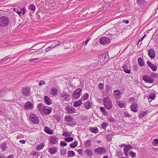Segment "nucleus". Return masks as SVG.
I'll return each instance as SVG.
<instances>
[{
    "instance_id": "nucleus-36",
    "label": "nucleus",
    "mask_w": 158,
    "mask_h": 158,
    "mask_svg": "<svg viewBox=\"0 0 158 158\" xmlns=\"http://www.w3.org/2000/svg\"><path fill=\"white\" fill-rule=\"evenodd\" d=\"M77 144L78 142L77 141H75L74 143H71L70 144V146L71 148H73L77 146Z\"/></svg>"
},
{
    "instance_id": "nucleus-14",
    "label": "nucleus",
    "mask_w": 158,
    "mask_h": 158,
    "mask_svg": "<svg viewBox=\"0 0 158 158\" xmlns=\"http://www.w3.org/2000/svg\"><path fill=\"white\" fill-rule=\"evenodd\" d=\"M131 109L134 112H137V109L138 108V105L137 103H133L131 106Z\"/></svg>"
},
{
    "instance_id": "nucleus-4",
    "label": "nucleus",
    "mask_w": 158,
    "mask_h": 158,
    "mask_svg": "<svg viewBox=\"0 0 158 158\" xmlns=\"http://www.w3.org/2000/svg\"><path fill=\"white\" fill-rule=\"evenodd\" d=\"M99 42L102 44L107 45L110 43V40L107 37H102L100 38Z\"/></svg>"
},
{
    "instance_id": "nucleus-20",
    "label": "nucleus",
    "mask_w": 158,
    "mask_h": 158,
    "mask_svg": "<svg viewBox=\"0 0 158 158\" xmlns=\"http://www.w3.org/2000/svg\"><path fill=\"white\" fill-rule=\"evenodd\" d=\"M64 118L67 122H73V118L70 115H66L64 117Z\"/></svg>"
},
{
    "instance_id": "nucleus-43",
    "label": "nucleus",
    "mask_w": 158,
    "mask_h": 158,
    "mask_svg": "<svg viewBox=\"0 0 158 158\" xmlns=\"http://www.w3.org/2000/svg\"><path fill=\"white\" fill-rule=\"evenodd\" d=\"M73 140V138L71 137H68L64 139V140L67 142H70Z\"/></svg>"
},
{
    "instance_id": "nucleus-12",
    "label": "nucleus",
    "mask_w": 158,
    "mask_h": 158,
    "mask_svg": "<svg viewBox=\"0 0 158 158\" xmlns=\"http://www.w3.org/2000/svg\"><path fill=\"white\" fill-rule=\"evenodd\" d=\"M24 108L25 109H31L33 108V105L30 102H27L24 105Z\"/></svg>"
},
{
    "instance_id": "nucleus-29",
    "label": "nucleus",
    "mask_w": 158,
    "mask_h": 158,
    "mask_svg": "<svg viewBox=\"0 0 158 158\" xmlns=\"http://www.w3.org/2000/svg\"><path fill=\"white\" fill-rule=\"evenodd\" d=\"M100 110L104 115L106 116L108 115V113L104 107H100Z\"/></svg>"
},
{
    "instance_id": "nucleus-28",
    "label": "nucleus",
    "mask_w": 158,
    "mask_h": 158,
    "mask_svg": "<svg viewBox=\"0 0 158 158\" xmlns=\"http://www.w3.org/2000/svg\"><path fill=\"white\" fill-rule=\"evenodd\" d=\"M44 131L47 134L51 135L52 134V131L48 127L45 126L44 129Z\"/></svg>"
},
{
    "instance_id": "nucleus-34",
    "label": "nucleus",
    "mask_w": 158,
    "mask_h": 158,
    "mask_svg": "<svg viewBox=\"0 0 158 158\" xmlns=\"http://www.w3.org/2000/svg\"><path fill=\"white\" fill-rule=\"evenodd\" d=\"M68 155L69 156L73 157L75 155V153L73 151L69 150L68 151Z\"/></svg>"
},
{
    "instance_id": "nucleus-5",
    "label": "nucleus",
    "mask_w": 158,
    "mask_h": 158,
    "mask_svg": "<svg viewBox=\"0 0 158 158\" xmlns=\"http://www.w3.org/2000/svg\"><path fill=\"white\" fill-rule=\"evenodd\" d=\"M30 119L33 123L35 124H37L39 123V119L38 117L35 114H31L30 116Z\"/></svg>"
},
{
    "instance_id": "nucleus-45",
    "label": "nucleus",
    "mask_w": 158,
    "mask_h": 158,
    "mask_svg": "<svg viewBox=\"0 0 158 158\" xmlns=\"http://www.w3.org/2000/svg\"><path fill=\"white\" fill-rule=\"evenodd\" d=\"M152 145L154 146H156L158 145V139H155L153 140L152 142Z\"/></svg>"
},
{
    "instance_id": "nucleus-26",
    "label": "nucleus",
    "mask_w": 158,
    "mask_h": 158,
    "mask_svg": "<svg viewBox=\"0 0 158 158\" xmlns=\"http://www.w3.org/2000/svg\"><path fill=\"white\" fill-rule=\"evenodd\" d=\"M82 101L81 100L75 102L73 103V106L75 107H78L80 106L82 104Z\"/></svg>"
},
{
    "instance_id": "nucleus-51",
    "label": "nucleus",
    "mask_w": 158,
    "mask_h": 158,
    "mask_svg": "<svg viewBox=\"0 0 158 158\" xmlns=\"http://www.w3.org/2000/svg\"><path fill=\"white\" fill-rule=\"evenodd\" d=\"M108 119L110 122L113 123L115 122V119L112 117L109 118Z\"/></svg>"
},
{
    "instance_id": "nucleus-13",
    "label": "nucleus",
    "mask_w": 158,
    "mask_h": 158,
    "mask_svg": "<svg viewBox=\"0 0 158 158\" xmlns=\"http://www.w3.org/2000/svg\"><path fill=\"white\" fill-rule=\"evenodd\" d=\"M148 54L151 59H153L155 56L156 54L153 48L150 49L148 51Z\"/></svg>"
},
{
    "instance_id": "nucleus-11",
    "label": "nucleus",
    "mask_w": 158,
    "mask_h": 158,
    "mask_svg": "<svg viewBox=\"0 0 158 158\" xmlns=\"http://www.w3.org/2000/svg\"><path fill=\"white\" fill-rule=\"evenodd\" d=\"M61 98L63 101L67 102L70 99V96L67 94L63 92L61 94Z\"/></svg>"
},
{
    "instance_id": "nucleus-54",
    "label": "nucleus",
    "mask_w": 158,
    "mask_h": 158,
    "mask_svg": "<svg viewBox=\"0 0 158 158\" xmlns=\"http://www.w3.org/2000/svg\"><path fill=\"white\" fill-rule=\"evenodd\" d=\"M124 116L127 117H130L131 116L127 112H124Z\"/></svg>"
},
{
    "instance_id": "nucleus-6",
    "label": "nucleus",
    "mask_w": 158,
    "mask_h": 158,
    "mask_svg": "<svg viewBox=\"0 0 158 158\" xmlns=\"http://www.w3.org/2000/svg\"><path fill=\"white\" fill-rule=\"evenodd\" d=\"M65 110L69 114H73L75 112V109L73 106L67 105L65 108Z\"/></svg>"
},
{
    "instance_id": "nucleus-8",
    "label": "nucleus",
    "mask_w": 158,
    "mask_h": 158,
    "mask_svg": "<svg viewBox=\"0 0 158 158\" xmlns=\"http://www.w3.org/2000/svg\"><path fill=\"white\" fill-rule=\"evenodd\" d=\"M143 79L145 82L149 83H152L154 81L152 77L148 75L143 76Z\"/></svg>"
},
{
    "instance_id": "nucleus-22",
    "label": "nucleus",
    "mask_w": 158,
    "mask_h": 158,
    "mask_svg": "<svg viewBox=\"0 0 158 158\" xmlns=\"http://www.w3.org/2000/svg\"><path fill=\"white\" fill-rule=\"evenodd\" d=\"M85 153L86 155L89 157H91L93 155L92 152L89 149H86L85 151Z\"/></svg>"
},
{
    "instance_id": "nucleus-32",
    "label": "nucleus",
    "mask_w": 158,
    "mask_h": 158,
    "mask_svg": "<svg viewBox=\"0 0 158 158\" xmlns=\"http://www.w3.org/2000/svg\"><path fill=\"white\" fill-rule=\"evenodd\" d=\"M22 92L23 94L25 96H28L30 95V89H22Z\"/></svg>"
},
{
    "instance_id": "nucleus-25",
    "label": "nucleus",
    "mask_w": 158,
    "mask_h": 158,
    "mask_svg": "<svg viewBox=\"0 0 158 158\" xmlns=\"http://www.w3.org/2000/svg\"><path fill=\"white\" fill-rule=\"evenodd\" d=\"M57 151V149L56 148H50L49 149L48 152L50 154H55Z\"/></svg>"
},
{
    "instance_id": "nucleus-38",
    "label": "nucleus",
    "mask_w": 158,
    "mask_h": 158,
    "mask_svg": "<svg viewBox=\"0 0 158 158\" xmlns=\"http://www.w3.org/2000/svg\"><path fill=\"white\" fill-rule=\"evenodd\" d=\"M44 146V144H40L37 146L36 149L37 151H40L43 148Z\"/></svg>"
},
{
    "instance_id": "nucleus-39",
    "label": "nucleus",
    "mask_w": 158,
    "mask_h": 158,
    "mask_svg": "<svg viewBox=\"0 0 158 158\" xmlns=\"http://www.w3.org/2000/svg\"><path fill=\"white\" fill-rule=\"evenodd\" d=\"M132 148V146L130 145H127L125 146L124 148V150L126 151H128L129 149Z\"/></svg>"
},
{
    "instance_id": "nucleus-62",
    "label": "nucleus",
    "mask_w": 158,
    "mask_h": 158,
    "mask_svg": "<svg viewBox=\"0 0 158 158\" xmlns=\"http://www.w3.org/2000/svg\"><path fill=\"white\" fill-rule=\"evenodd\" d=\"M128 151H126V150H124V152L125 155L126 156H128Z\"/></svg>"
},
{
    "instance_id": "nucleus-17",
    "label": "nucleus",
    "mask_w": 158,
    "mask_h": 158,
    "mask_svg": "<svg viewBox=\"0 0 158 158\" xmlns=\"http://www.w3.org/2000/svg\"><path fill=\"white\" fill-rule=\"evenodd\" d=\"M44 102L46 104L50 105L52 103V101L50 98L48 96H46L44 98Z\"/></svg>"
},
{
    "instance_id": "nucleus-58",
    "label": "nucleus",
    "mask_w": 158,
    "mask_h": 158,
    "mask_svg": "<svg viewBox=\"0 0 158 158\" xmlns=\"http://www.w3.org/2000/svg\"><path fill=\"white\" fill-rule=\"evenodd\" d=\"M21 10L23 11L22 14L23 15H24L26 13V9L25 8H23L21 9Z\"/></svg>"
},
{
    "instance_id": "nucleus-41",
    "label": "nucleus",
    "mask_w": 158,
    "mask_h": 158,
    "mask_svg": "<svg viewBox=\"0 0 158 158\" xmlns=\"http://www.w3.org/2000/svg\"><path fill=\"white\" fill-rule=\"evenodd\" d=\"M51 93L52 95L54 96L56 95L57 94V89H51Z\"/></svg>"
},
{
    "instance_id": "nucleus-16",
    "label": "nucleus",
    "mask_w": 158,
    "mask_h": 158,
    "mask_svg": "<svg viewBox=\"0 0 158 158\" xmlns=\"http://www.w3.org/2000/svg\"><path fill=\"white\" fill-rule=\"evenodd\" d=\"M52 110L51 108L47 106H44V107L43 111L45 114L48 115L49 114L52 112Z\"/></svg>"
},
{
    "instance_id": "nucleus-3",
    "label": "nucleus",
    "mask_w": 158,
    "mask_h": 158,
    "mask_svg": "<svg viewBox=\"0 0 158 158\" xmlns=\"http://www.w3.org/2000/svg\"><path fill=\"white\" fill-rule=\"evenodd\" d=\"M94 152L97 155H102L105 154L106 150L105 149L102 147H99L95 149Z\"/></svg>"
},
{
    "instance_id": "nucleus-31",
    "label": "nucleus",
    "mask_w": 158,
    "mask_h": 158,
    "mask_svg": "<svg viewBox=\"0 0 158 158\" xmlns=\"http://www.w3.org/2000/svg\"><path fill=\"white\" fill-rule=\"evenodd\" d=\"M138 62L139 65L142 66L143 67L144 66V62L143 59L141 58H139L138 59Z\"/></svg>"
},
{
    "instance_id": "nucleus-24",
    "label": "nucleus",
    "mask_w": 158,
    "mask_h": 158,
    "mask_svg": "<svg viewBox=\"0 0 158 158\" xmlns=\"http://www.w3.org/2000/svg\"><path fill=\"white\" fill-rule=\"evenodd\" d=\"M128 67L126 65H124L123 66V68L124 72L127 73L129 74L131 72L130 70L128 69Z\"/></svg>"
},
{
    "instance_id": "nucleus-49",
    "label": "nucleus",
    "mask_w": 158,
    "mask_h": 158,
    "mask_svg": "<svg viewBox=\"0 0 158 158\" xmlns=\"http://www.w3.org/2000/svg\"><path fill=\"white\" fill-rule=\"evenodd\" d=\"M30 154L33 156H35L38 155V152H36L35 151H34L32 152Z\"/></svg>"
},
{
    "instance_id": "nucleus-35",
    "label": "nucleus",
    "mask_w": 158,
    "mask_h": 158,
    "mask_svg": "<svg viewBox=\"0 0 158 158\" xmlns=\"http://www.w3.org/2000/svg\"><path fill=\"white\" fill-rule=\"evenodd\" d=\"M91 140H88L85 142V145L86 148H89L91 145Z\"/></svg>"
},
{
    "instance_id": "nucleus-15",
    "label": "nucleus",
    "mask_w": 158,
    "mask_h": 158,
    "mask_svg": "<svg viewBox=\"0 0 158 158\" xmlns=\"http://www.w3.org/2000/svg\"><path fill=\"white\" fill-rule=\"evenodd\" d=\"M147 63L153 71H155L157 69V66L152 63L149 60L147 61Z\"/></svg>"
},
{
    "instance_id": "nucleus-7",
    "label": "nucleus",
    "mask_w": 158,
    "mask_h": 158,
    "mask_svg": "<svg viewBox=\"0 0 158 158\" xmlns=\"http://www.w3.org/2000/svg\"><path fill=\"white\" fill-rule=\"evenodd\" d=\"M108 60V56L105 54L101 55L99 57V60L103 63H106Z\"/></svg>"
},
{
    "instance_id": "nucleus-60",
    "label": "nucleus",
    "mask_w": 158,
    "mask_h": 158,
    "mask_svg": "<svg viewBox=\"0 0 158 158\" xmlns=\"http://www.w3.org/2000/svg\"><path fill=\"white\" fill-rule=\"evenodd\" d=\"M60 44H56L55 45H53V44H52L50 46L51 47H52L53 48V49L55 48L56 47L59 46Z\"/></svg>"
},
{
    "instance_id": "nucleus-64",
    "label": "nucleus",
    "mask_w": 158,
    "mask_h": 158,
    "mask_svg": "<svg viewBox=\"0 0 158 158\" xmlns=\"http://www.w3.org/2000/svg\"><path fill=\"white\" fill-rule=\"evenodd\" d=\"M14 156L12 155H9L7 156V158H14Z\"/></svg>"
},
{
    "instance_id": "nucleus-52",
    "label": "nucleus",
    "mask_w": 158,
    "mask_h": 158,
    "mask_svg": "<svg viewBox=\"0 0 158 158\" xmlns=\"http://www.w3.org/2000/svg\"><path fill=\"white\" fill-rule=\"evenodd\" d=\"M130 155L133 158L135 157V156L136 154L133 151H131L130 153Z\"/></svg>"
},
{
    "instance_id": "nucleus-57",
    "label": "nucleus",
    "mask_w": 158,
    "mask_h": 158,
    "mask_svg": "<svg viewBox=\"0 0 158 158\" xmlns=\"http://www.w3.org/2000/svg\"><path fill=\"white\" fill-rule=\"evenodd\" d=\"M143 0H137V3L139 5H141L143 3Z\"/></svg>"
},
{
    "instance_id": "nucleus-1",
    "label": "nucleus",
    "mask_w": 158,
    "mask_h": 158,
    "mask_svg": "<svg viewBox=\"0 0 158 158\" xmlns=\"http://www.w3.org/2000/svg\"><path fill=\"white\" fill-rule=\"evenodd\" d=\"M10 23V20L9 18L5 16H3L0 17V27H7Z\"/></svg>"
},
{
    "instance_id": "nucleus-23",
    "label": "nucleus",
    "mask_w": 158,
    "mask_h": 158,
    "mask_svg": "<svg viewBox=\"0 0 158 158\" xmlns=\"http://www.w3.org/2000/svg\"><path fill=\"white\" fill-rule=\"evenodd\" d=\"M28 9L29 10H31L33 13H34L36 9V8L35 5L33 4H31L29 5L28 6Z\"/></svg>"
},
{
    "instance_id": "nucleus-50",
    "label": "nucleus",
    "mask_w": 158,
    "mask_h": 158,
    "mask_svg": "<svg viewBox=\"0 0 158 158\" xmlns=\"http://www.w3.org/2000/svg\"><path fill=\"white\" fill-rule=\"evenodd\" d=\"M45 84V81L44 80H40L39 81V85L40 86L44 85Z\"/></svg>"
},
{
    "instance_id": "nucleus-56",
    "label": "nucleus",
    "mask_w": 158,
    "mask_h": 158,
    "mask_svg": "<svg viewBox=\"0 0 158 158\" xmlns=\"http://www.w3.org/2000/svg\"><path fill=\"white\" fill-rule=\"evenodd\" d=\"M98 88L100 89H102L103 87V84L102 83H99L98 85Z\"/></svg>"
},
{
    "instance_id": "nucleus-63",
    "label": "nucleus",
    "mask_w": 158,
    "mask_h": 158,
    "mask_svg": "<svg viewBox=\"0 0 158 158\" xmlns=\"http://www.w3.org/2000/svg\"><path fill=\"white\" fill-rule=\"evenodd\" d=\"M19 142L22 144L25 143L26 141L24 140H21L19 141Z\"/></svg>"
},
{
    "instance_id": "nucleus-37",
    "label": "nucleus",
    "mask_w": 158,
    "mask_h": 158,
    "mask_svg": "<svg viewBox=\"0 0 158 158\" xmlns=\"http://www.w3.org/2000/svg\"><path fill=\"white\" fill-rule=\"evenodd\" d=\"M89 97V94L86 93H85L82 96L81 99L83 100H85L87 99Z\"/></svg>"
},
{
    "instance_id": "nucleus-61",
    "label": "nucleus",
    "mask_w": 158,
    "mask_h": 158,
    "mask_svg": "<svg viewBox=\"0 0 158 158\" xmlns=\"http://www.w3.org/2000/svg\"><path fill=\"white\" fill-rule=\"evenodd\" d=\"M122 22L126 24H128L129 23V21L127 20H123L122 21Z\"/></svg>"
},
{
    "instance_id": "nucleus-55",
    "label": "nucleus",
    "mask_w": 158,
    "mask_h": 158,
    "mask_svg": "<svg viewBox=\"0 0 158 158\" xmlns=\"http://www.w3.org/2000/svg\"><path fill=\"white\" fill-rule=\"evenodd\" d=\"M60 145L61 146H65L67 145V143L64 141H61L60 143Z\"/></svg>"
},
{
    "instance_id": "nucleus-47",
    "label": "nucleus",
    "mask_w": 158,
    "mask_h": 158,
    "mask_svg": "<svg viewBox=\"0 0 158 158\" xmlns=\"http://www.w3.org/2000/svg\"><path fill=\"white\" fill-rule=\"evenodd\" d=\"M62 135L65 137L69 136H70V134L69 132H64L62 134Z\"/></svg>"
},
{
    "instance_id": "nucleus-59",
    "label": "nucleus",
    "mask_w": 158,
    "mask_h": 158,
    "mask_svg": "<svg viewBox=\"0 0 158 158\" xmlns=\"http://www.w3.org/2000/svg\"><path fill=\"white\" fill-rule=\"evenodd\" d=\"M77 151L80 154H82V152L81 149H78L77 150Z\"/></svg>"
},
{
    "instance_id": "nucleus-42",
    "label": "nucleus",
    "mask_w": 158,
    "mask_h": 158,
    "mask_svg": "<svg viewBox=\"0 0 158 158\" xmlns=\"http://www.w3.org/2000/svg\"><path fill=\"white\" fill-rule=\"evenodd\" d=\"M108 125V123L106 122H103L102 123L101 125V127L103 129H106L107 126Z\"/></svg>"
},
{
    "instance_id": "nucleus-33",
    "label": "nucleus",
    "mask_w": 158,
    "mask_h": 158,
    "mask_svg": "<svg viewBox=\"0 0 158 158\" xmlns=\"http://www.w3.org/2000/svg\"><path fill=\"white\" fill-rule=\"evenodd\" d=\"M44 105L41 103H39L37 105V108L39 110V111L41 112L44 109Z\"/></svg>"
},
{
    "instance_id": "nucleus-10",
    "label": "nucleus",
    "mask_w": 158,
    "mask_h": 158,
    "mask_svg": "<svg viewBox=\"0 0 158 158\" xmlns=\"http://www.w3.org/2000/svg\"><path fill=\"white\" fill-rule=\"evenodd\" d=\"M59 138L56 136H50L49 142L52 145L56 144L58 142Z\"/></svg>"
},
{
    "instance_id": "nucleus-40",
    "label": "nucleus",
    "mask_w": 158,
    "mask_h": 158,
    "mask_svg": "<svg viewBox=\"0 0 158 158\" xmlns=\"http://www.w3.org/2000/svg\"><path fill=\"white\" fill-rule=\"evenodd\" d=\"M1 148L3 151H4L6 148V144L5 143H2L1 144Z\"/></svg>"
},
{
    "instance_id": "nucleus-18",
    "label": "nucleus",
    "mask_w": 158,
    "mask_h": 158,
    "mask_svg": "<svg viewBox=\"0 0 158 158\" xmlns=\"http://www.w3.org/2000/svg\"><path fill=\"white\" fill-rule=\"evenodd\" d=\"M114 94L115 98L119 99L122 93L118 89H116L114 91Z\"/></svg>"
},
{
    "instance_id": "nucleus-19",
    "label": "nucleus",
    "mask_w": 158,
    "mask_h": 158,
    "mask_svg": "<svg viewBox=\"0 0 158 158\" xmlns=\"http://www.w3.org/2000/svg\"><path fill=\"white\" fill-rule=\"evenodd\" d=\"M156 97V94L154 93H151L149 95L148 100L150 102L152 100H154Z\"/></svg>"
},
{
    "instance_id": "nucleus-48",
    "label": "nucleus",
    "mask_w": 158,
    "mask_h": 158,
    "mask_svg": "<svg viewBox=\"0 0 158 158\" xmlns=\"http://www.w3.org/2000/svg\"><path fill=\"white\" fill-rule=\"evenodd\" d=\"M53 48L52 47H51V46H49V47L46 48L45 49V51L46 52H48L49 51L52 50L53 49Z\"/></svg>"
},
{
    "instance_id": "nucleus-9",
    "label": "nucleus",
    "mask_w": 158,
    "mask_h": 158,
    "mask_svg": "<svg viewBox=\"0 0 158 158\" xmlns=\"http://www.w3.org/2000/svg\"><path fill=\"white\" fill-rule=\"evenodd\" d=\"M81 94V89H76L73 94L74 99H76L79 98Z\"/></svg>"
},
{
    "instance_id": "nucleus-53",
    "label": "nucleus",
    "mask_w": 158,
    "mask_h": 158,
    "mask_svg": "<svg viewBox=\"0 0 158 158\" xmlns=\"http://www.w3.org/2000/svg\"><path fill=\"white\" fill-rule=\"evenodd\" d=\"M151 76L152 77L154 78H156L158 77V74L155 73H152Z\"/></svg>"
},
{
    "instance_id": "nucleus-27",
    "label": "nucleus",
    "mask_w": 158,
    "mask_h": 158,
    "mask_svg": "<svg viewBox=\"0 0 158 158\" xmlns=\"http://www.w3.org/2000/svg\"><path fill=\"white\" fill-rule=\"evenodd\" d=\"M117 104L118 106L121 108H124L126 106L125 103L122 101L118 102Z\"/></svg>"
},
{
    "instance_id": "nucleus-21",
    "label": "nucleus",
    "mask_w": 158,
    "mask_h": 158,
    "mask_svg": "<svg viewBox=\"0 0 158 158\" xmlns=\"http://www.w3.org/2000/svg\"><path fill=\"white\" fill-rule=\"evenodd\" d=\"M91 105L92 103L89 101H87L85 103L84 106L86 109H89L91 108Z\"/></svg>"
},
{
    "instance_id": "nucleus-2",
    "label": "nucleus",
    "mask_w": 158,
    "mask_h": 158,
    "mask_svg": "<svg viewBox=\"0 0 158 158\" xmlns=\"http://www.w3.org/2000/svg\"><path fill=\"white\" fill-rule=\"evenodd\" d=\"M103 104L107 110L111 109L113 106L112 101L108 97H105L103 100Z\"/></svg>"
},
{
    "instance_id": "nucleus-46",
    "label": "nucleus",
    "mask_w": 158,
    "mask_h": 158,
    "mask_svg": "<svg viewBox=\"0 0 158 158\" xmlns=\"http://www.w3.org/2000/svg\"><path fill=\"white\" fill-rule=\"evenodd\" d=\"M66 150L65 149H61V150L60 154L62 156H64L66 154Z\"/></svg>"
},
{
    "instance_id": "nucleus-30",
    "label": "nucleus",
    "mask_w": 158,
    "mask_h": 158,
    "mask_svg": "<svg viewBox=\"0 0 158 158\" xmlns=\"http://www.w3.org/2000/svg\"><path fill=\"white\" fill-rule=\"evenodd\" d=\"M90 131L91 132L95 134L97 133L98 132V130L97 127H91L90 129Z\"/></svg>"
},
{
    "instance_id": "nucleus-44",
    "label": "nucleus",
    "mask_w": 158,
    "mask_h": 158,
    "mask_svg": "<svg viewBox=\"0 0 158 158\" xmlns=\"http://www.w3.org/2000/svg\"><path fill=\"white\" fill-rule=\"evenodd\" d=\"M146 114L147 112H143L142 113H141L140 114H139V118H143L144 116L146 115Z\"/></svg>"
}]
</instances>
